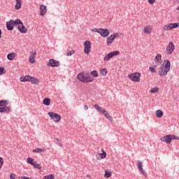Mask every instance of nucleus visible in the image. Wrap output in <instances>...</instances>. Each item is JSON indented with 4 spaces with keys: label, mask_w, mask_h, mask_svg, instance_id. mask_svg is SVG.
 <instances>
[{
    "label": "nucleus",
    "mask_w": 179,
    "mask_h": 179,
    "mask_svg": "<svg viewBox=\"0 0 179 179\" xmlns=\"http://www.w3.org/2000/svg\"><path fill=\"white\" fill-rule=\"evenodd\" d=\"M77 78L80 82L83 83H90L94 80V78L92 76L88 71H83L78 73Z\"/></svg>",
    "instance_id": "nucleus-1"
},
{
    "label": "nucleus",
    "mask_w": 179,
    "mask_h": 179,
    "mask_svg": "<svg viewBox=\"0 0 179 179\" xmlns=\"http://www.w3.org/2000/svg\"><path fill=\"white\" fill-rule=\"evenodd\" d=\"M170 61H166L164 65L160 66L158 72L160 76H166L167 73L170 71Z\"/></svg>",
    "instance_id": "nucleus-2"
},
{
    "label": "nucleus",
    "mask_w": 179,
    "mask_h": 179,
    "mask_svg": "<svg viewBox=\"0 0 179 179\" xmlns=\"http://www.w3.org/2000/svg\"><path fill=\"white\" fill-rule=\"evenodd\" d=\"M17 23H20V20L16 19L15 21L13 20H10V21L6 22V28L8 30H13V27L15 24H17Z\"/></svg>",
    "instance_id": "nucleus-3"
},
{
    "label": "nucleus",
    "mask_w": 179,
    "mask_h": 179,
    "mask_svg": "<svg viewBox=\"0 0 179 179\" xmlns=\"http://www.w3.org/2000/svg\"><path fill=\"white\" fill-rule=\"evenodd\" d=\"M84 47L85 53L89 55L92 52V42H90V41H85L84 42Z\"/></svg>",
    "instance_id": "nucleus-4"
},
{
    "label": "nucleus",
    "mask_w": 179,
    "mask_h": 179,
    "mask_svg": "<svg viewBox=\"0 0 179 179\" xmlns=\"http://www.w3.org/2000/svg\"><path fill=\"white\" fill-rule=\"evenodd\" d=\"M129 79L133 82H141V74L140 73H134L128 76Z\"/></svg>",
    "instance_id": "nucleus-5"
},
{
    "label": "nucleus",
    "mask_w": 179,
    "mask_h": 179,
    "mask_svg": "<svg viewBox=\"0 0 179 179\" xmlns=\"http://www.w3.org/2000/svg\"><path fill=\"white\" fill-rule=\"evenodd\" d=\"M115 55H120V51L116 50V51H113V52L108 53V55H106L104 57L103 61L105 62H108V61H110V59H111V58H113V57H115Z\"/></svg>",
    "instance_id": "nucleus-6"
},
{
    "label": "nucleus",
    "mask_w": 179,
    "mask_h": 179,
    "mask_svg": "<svg viewBox=\"0 0 179 179\" xmlns=\"http://www.w3.org/2000/svg\"><path fill=\"white\" fill-rule=\"evenodd\" d=\"M48 115H49V117H50V118L53 120L55 122H59L61 121V115H59L58 113L49 112Z\"/></svg>",
    "instance_id": "nucleus-7"
},
{
    "label": "nucleus",
    "mask_w": 179,
    "mask_h": 179,
    "mask_svg": "<svg viewBox=\"0 0 179 179\" xmlns=\"http://www.w3.org/2000/svg\"><path fill=\"white\" fill-rule=\"evenodd\" d=\"M178 26V23H169L163 27V30H173V29H177Z\"/></svg>",
    "instance_id": "nucleus-8"
},
{
    "label": "nucleus",
    "mask_w": 179,
    "mask_h": 179,
    "mask_svg": "<svg viewBox=\"0 0 179 179\" xmlns=\"http://www.w3.org/2000/svg\"><path fill=\"white\" fill-rule=\"evenodd\" d=\"M101 152L102 153H97L96 157L97 160H103V159H106L107 157V152L104 151V149H101Z\"/></svg>",
    "instance_id": "nucleus-9"
},
{
    "label": "nucleus",
    "mask_w": 179,
    "mask_h": 179,
    "mask_svg": "<svg viewBox=\"0 0 179 179\" xmlns=\"http://www.w3.org/2000/svg\"><path fill=\"white\" fill-rule=\"evenodd\" d=\"M17 24H18L17 29L20 33H27V28L23 25L22 20H20V23H17Z\"/></svg>",
    "instance_id": "nucleus-10"
},
{
    "label": "nucleus",
    "mask_w": 179,
    "mask_h": 179,
    "mask_svg": "<svg viewBox=\"0 0 179 179\" xmlns=\"http://www.w3.org/2000/svg\"><path fill=\"white\" fill-rule=\"evenodd\" d=\"M59 65H60L59 62L54 59H50L48 63V66H52V68H54V66H59Z\"/></svg>",
    "instance_id": "nucleus-11"
},
{
    "label": "nucleus",
    "mask_w": 179,
    "mask_h": 179,
    "mask_svg": "<svg viewBox=\"0 0 179 179\" xmlns=\"http://www.w3.org/2000/svg\"><path fill=\"white\" fill-rule=\"evenodd\" d=\"M162 142H165L166 143H171L172 137L171 134H169L166 136H164V137L161 138Z\"/></svg>",
    "instance_id": "nucleus-12"
},
{
    "label": "nucleus",
    "mask_w": 179,
    "mask_h": 179,
    "mask_svg": "<svg viewBox=\"0 0 179 179\" xmlns=\"http://www.w3.org/2000/svg\"><path fill=\"white\" fill-rule=\"evenodd\" d=\"M173 51H174V43H173V42H170L166 48V54H173Z\"/></svg>",
    "instance_id": "nucleus-13"
},
{
    "label": "nucleus",
    "mask_w": 179,
    "mask_h": 179,
    "mask_svg": "<svg viewBox=\"0 0 179 179\" xmlns=\"http://www.w3.org/2000/svg\"><path fill=\"white\" fill-rule=\"evenodd\" d=\"M99 33L102 37H108V34H110V31H108V29H99Z\"/></svg>",
    "instance_id": "nucleus-14"
},
{
    "label": "nucleus",
    "mask_w": 179,
    "mask_h": 179,
    "mask_svg": "<svg viewBox=\"0 0 179 179\" xmlns=\"http://www.w3.org/2000/svg\"><path fill=\"white\" fill-rule=\"evenodd\" d=\"M31 55L29 56V61L31 64H34L36 62V55H37V52H30Z\"/></svg>",
    "instance_id": "nucleus-15"
},
{
    "label": "nucleus",
    "mask_w": 179,
    "mask_h": 179,
    "mask_svg": "<svg viewBox=\"0 0 179 179\" xmlns=\"http://www.w3.org/2000/svg\"><path fill=\"white\" fill-rule=\"evenodd\" d=\"M45 13H47V6L42 4L40 6V15L41 16H45Z\"/></svg>",
    "instance_id": "nucleus-16"
},
{
    "label": "nucleus",
    "mask_w": 179,
    "mask_h": 179,
    "mask_svg": "<svg viewBox=\"0 0 179 179\" xmlns=\"http://www.w3.org/2000/svg\"><path fill=\"white\" fill-rule=\"evenodd\" d=\"M155 64L159 66V65L162 64V55L160 54L157 55V56L155 57Z\"/></svg>",
    "instance_id": "nucleus-17"
},
{
    "label": "nucleus",
    "mask_w": 179,
    "mask_h": 179,
    "mask_svg": "<svg viewBox=\"0 0 179 179\" xmlns=\"http://www.w3.org/2000/svg\"><path fill=\"white\" fill-rule=\"evenodd\" d=\"M0 113H10V106L0 107Z\"/></svg>",
    "instance_id": "nucleus-18"
},
{
    "label": "nucleus",
    "mask_w": 179,
    "mask_h": 179,
    "mask_svg": "<svg viewBox=\"0 0 179 179\" xmlns=\"http://www.w3.org/2000/svg\"><path fill=\"white\" fill-rule=\"evenodd\" d=\"M152 30H153V28H152V26L150 25H148L143 29V31L145 34H150V33H152Z\"/></svg>",
    "instance_id": "nucleus-19"
},
{
    "label": "nucleus",
    "mask_w": 179,
    "mask_h": 179,
    "mask_svg": "<svg viewBox=\"0 0 179 179\" xmlns=\"http://www.w3.org/2000/svg\"><path fill=\"white\" fill-rule=\"evenodd\" d=\"M29 82H31V83H34V85H38V83H40V80H38L36 78L31 76Z\"/></svg>",
    "instance_id": "nucleus-20"
},
{
    "label": "nucleus",
    "mask_w": 179,
    "mask_h": 179,
    "mask_svg": "<svg viewBox=\"0 0 179 179\" xmlns=\"http://www.w3.org/2000/svg\"><path fill=\"white\" fill-rule=\"evenodd\" d=\"M103 115H105L106 118H107L109 121H113V117L107 112V110H103V113H102Z\"/></svg>",
    "instance_id": "nucleus-21"
},
{
    "label": "nucleus",
    "mask_w": 179,
    "mask_h": 179,
    "mask_svg": "<svg viewBox=\"0 0 179 179\" xmlns=\"http://www.w3.org/2000/svg\"><path fill=\"white\" fill-rule=\"evenodd\" d=\"M15 8L17 10H19L22 8V0H16Z\"/></svg>",
    "instance_id": "nucleus-22"
},
{
    "label": "nucleus",
    "mask_w": 179,
    "mask_h": 179,
    "mask_svg": "<svg viewBox=\"0 0 179 179\" xmlns=\"http://www.w3.org/2000/svg\"><path fill=\"white\" fill-rule=\"evenodd\" d=\"M15 57H16V53L15 52L10 53L7 55V58L8 59H9V61H13V59H15Z\"/></svg>",
    "instance_id": "nucleus-23"
},
{
    "label": "nucleus",
    "mask_w": 179,
    "mask_h": 179,
    "mask_svg": "<svg viewBox=\"0 0 179 179\" xmlns=\"http://www.w3.org/2000/svg\"><path fill=\"white\" fill-rule=\"evenodd\" d=\"M94 108H96V110H97V111H99V113H102V114L106 110V109H103V108H101L100 106H99L97 104H94Z\"/></svg>",
    "instance_id": "nucleus-24"
},
{
    "label": "nucleus",
    "mask_w": 179,
    "mask_h": 179,
    "mask_svg": "<svg viewBox=\"0 0 179 179\" xmlns=\"http://www.w3.org/2000/svg\"><path fill=\"white\" fill-rule=\"evenodd\" d=\"M114 37H113V35H110L108 38H107V45H110L114 41Z\"/></svg>",
    "instance_id": "nucleus-25"
},
{
    "label": "nucleus",
    "mask_w": 179,
    "mask_h": 179,
    "mask_svg": "<svg viewBox=\"0 0 179 179\" xmlns=\"http://www.w3.org/2000/svg\"><path fill=\"white\" fill-rule=\"evenodd\" d=\"M157 64H154L153 66H150L149 68L150 72H152V73H156V68H157Z\"/></svg>",
    "instance_id": "nucleus-26"
},
{
    "label": "nucleus",
    "mask_w": 179,
    "mask_h": 179,
    "mask_svg": "<svg viewBox=\"0 0 179 179\" xmlns=\"http://www.w3.org/2000/svg\"><path fill=\"white\" fill-rule=\"evenodd\" d=\"M43 104H45V106H50V104H51V99H50V98L44 99Z\"/></svg>",
    "instance_id": "nucleus-27"
},
{
    "label": "nucleus",
    "mask_w": 179,
    "mask_h": 179,
    "mask_svg": "<svg viewBox=\"0 0 179 179\" xmlns=\"http://www.w3.org/2000/svg\"><path fill=\"white\" fill-rule=\"evenodd\" d=\"M6 106H8V101L6 100L0 101V107H6Z\"/></svg>",
    "instance_id": "nucleus-28"
},
{
    "label": "nucleus",
    "mask_w": 179,
    "mask_h": 179,
    "mask_svg": "<svg viewBox=\"0 0 179 179\" xmlns=\"http://www.w3.org/2000/svg\"><path fill=\"white\" fill-rule=\"evenodd\" d=\"M156 116L158 118H162V117H163V111L158 110L156 111Z\"/></svg>",
    "instance_id": "nucleus-29"
},
{
    "label": "nucleus",
    "mask_w": 179,
    "mask_h": 179,
    "mask_svg": "<svg viewBox=\"0 0 179 179\" xmlns=\"http://www.w3.org/2000/svg\"><path fill=\"white\" fill-rule=\"evenodd\" d=\"M111 171H108L107 170H106L104 175L105 178H110V177H111Z\"/></svg>",
    "instance_id": "nucleus-30"
},
{
    "label": "nucleus",
    "mask_w": 179,
    "mask_h": 179,
    "mask_svg": "<svg viewBox=\"0 0 179 179\" xmlns=\"http://www.w3.org/2000/svg\"><path fill=\"white\" fill-rule=\"evenodd\" d=\"M73 54H75V50H67V52H66L67 57H71V55H73Z\"/></svg>",
    "instance_id": "nucleus-31"
},
{
    "label": "nucleus",
    "mask_w": 179,
    "mask_h": 179,
    "mask_svg": "<svg viewBox=\"0 0 179 179\" xmlns=\"http://www.w3.org/2000/svg\"><path fill=\"white\" fill-rule=\"evenodd\" d=\"M27 162L28 164H31V166L34 165V159L33 158H27Z\"/></svg>",
    "instance_id": "nucleus-32"
},
{
    "label": "nucleus",
    "mask_w": 179,
    "mask_h": 179,
    "mask_svg": "<svg viewBox=\"0 0 179 179\" xmlns=\"http://www.w3.org/2000/svg\"><path fill=\"white\" fill-rule=\"evenodd\" d=\"M90 75L93 76L92 78L94 79V78H97V76H99V73H97V71H92Z\"/></svg>",
    "instance_id": "nucleus-33"
},
{
    "label": "nucleus",
    "mask_w": 179,
    "mask_h": 179,
    "mask_svg": "<svg viewBox=\"0 0 179 179\" xmlns=\"http://www.w3.org/2000/svg\"><path fill=\"white\" fill-rule=\"evenodd\" d=\"M137 163H138V170L143 169V165L142 162L141 161H138Z\"/></svg>",
    "instance_id": "nucleus-34"
},
{
    "label": "nucleus",
    "mask_w": 179,
    "mask_h": 179,
    "mask_svg": "<svg viewBox=\"0 0 179 179\" xmlns=\"http://www.w3.org/2000/svg\"><path fill=\"white\" fill-rule=\"evenodd\" d=\"M35 167V169H38V170H41L42 167L38 164H37V162H34V165H32Z\"/></svg>",
    "instance_id": "nucleus-35"
},
{
    "label": "nucleus",
    "mask_w": 179,
    "mask_h": 179,
    "mask_svg": "<svg viewBox=\"0 0 179 179\" xmlns=\"http://www.w3.org/2000/svg\"><path fill=\"white\" fill-rule=\"evenodd\" d=\"M157 92H159V87H153L150 91V93H157Z\"/></svg>",
    "instance_id": "nucleus-36"
},
{
    "label": "nucleus",
    "mask_w": 179,
    "mask_h": 179,
    "mask_svg": "<svg viewBox=\"0 0 179 179\" xmlns=\"http://www.w3.org/2000/svg\"><path fill=\"white\" fill-rule=\"evenodd\" d=\"M43 152V149L41 148H36L35 150H33L34 153H41Z\"/></svg>",
    "instance_id": "nucleus-37"
},
{
    "label": "nucleus",
    "mask_w": 179,
    "mask_h": 179,
    "mask_svg": "<svg viewBox=\"0 0 179 179\" xmlns=\"http://www.w3.org/2000/svg\"><path fill=\"white\" fill-rule=\"evenodd\" d=\"M25 82H30V79H31V76H25L24 77Z\"/></svg>",
    "instance_id": "nucleus-38"
},
{
    "label": "nucleus",
    "mask_w": 179,
    "mask_h": 179,
    "mask_svg": "<svg viewBox=\"0 0 179 179\" xmlns=\"http://www.w3.org/2000/svg\"><path fill=\"white\" fill-rule=\"evenodd\" d=\"M43 179H55L53 175H48L43 177Z\"/></svg>",
    "instance_id": "nucleus-39"
},
{
    "label": "nucleus",
    "mask_w": 179,
    "mask_h": 179,
    "mask_svg": "<svg viewBox=\"0 0 179 179\" xmlns=\"http://www.w3.org/2000/svg\"><path fill=\"white\" fill-rule=\"evenodd\" d=\"M101 73H102V75H103V76H106V75H107V69H103L101 71Z\"/></svg>",
    "instance_id": "nucleus-40"
},
{
    "label": "nucleus",
    "mask_w": 179,
    "mask_h": 179,
    "mask_svg": "<svg viewBox=\"0 0 179 179\" xmlns=\"http://www.w3.org/2000/svg\"><path fill=\"white\" fill-rule=\"evenodd\" d=\"M3 164V159L0 157V170L2 169V165Z\"/></svg>",
    "instance_id": "nucleus-41"
},
{
    "label": "nucleus",
    "mask_w": 179,
    "mask_h": 179,
    "mask_svg": "<svg viewBox=\"0 0 179 179\" xmlns=\"http://www.w3.org/2000/svg\"><path fill=\"white\" fill-rule=\"evenodd\" d=\"M5 73V69L2 67H0V75H3Z\"/></svg>",
    "instance_id": "nucleus-42"
},
{
    "label": "nucleus",
    "mask_w": 179,
    "mask_h": 179,
    "mask_svg": "<svg viewBox=\"0 0 179 179\" xmlns=\"http://www.w3.org/2000/svg\"><path fill=\"white\" fill-rule=\"evenodd\" d=\"M10 179H17L16 175L15 173H11L10 176Z\"/></svg>",
    "instance_id": "nucleus-43"
},
{
    "label": "nucleus",
    "mask_w": 179,
    "mask_h": 179,
    "mask_svg": "<svg viewBox=\"0 0 179 179\" xmlns=\"http://www.w3.org/2000/svg\"><path fill=\"white\" fill-rule=\"evenodd\" d=\"M172 141L173 139H176V141H179V137L175 135H171Z\"/></svg>",
    "instance_id": "nucleus-44"
},
{
    "label": "nucleus",
    "mask_w": 179,
    "mask_h": 179,
    "mask_svg": "<svg viewBox=\"0 0 179 179\" xmlns=\"http://www.w3.org/2000/svg\"><path fill=\"white\" fill-rule=\"evenodd\" d=\"M140 171H141L142 174L145 176V177H148V174H146V172L145 171V170L142 169V170H139Z\"/></svg>",
    "instance_id": "nucleus-45"
},
{
    "label": "nucleus",
    "mask_w": 179,
    "mask_h": 179,
    "mask_svg": "<svg viewBox=\"0 0 179 179\" xmlns=\"http://www.w3.org/2000/svg\"><path fill=\"white\" fill-rule=\"evenodd\" d=\"M156 2V0H148V3H150V5H153Z\"/></svg>",
    "instance_id": "nucleus-46"
},
{
    "label": "nucleus",
    "mask_w": 179,
    "mask_h": 179,
    "mask_svg": "<svg viewBox=\"0 0 179 179\" xmlns=\"http://www.w3.org/2000/svg\"><path fill=\"white\" fill-rule=\"evenodd\" d=\"M113 37H114V39L115 40V38L118 37V33L113 34Z\"/></svg>",
    "instance_id": "nucleus-47"
},
{
    "label": "nucleus",
    "mask_w": 179,
    "mask_h": 179,
    "mask_svg": "<svg viewBox=\"0 0 179 179\" xmlns=\"http://www.w3.org/2000/svg\"><path fill=\"white\" fill-rule=\"evenodd\" d=\"M99 30L100 29L94 28V29H92V31H96V33H99Z\"/></svg>",
    "instance_id": "nucleus-48"
},
{
    "label": "nucleus",
    "mask_w": 179,
    "mask_h": 179,
    "mask_svg": "<svg viewBox=\"0 0 179 179\" xmlns=\"http://www.w3.org/2000/svg\"><path fill=\"white\" fill-rule=\"evenodd\" d=\"M20 80L21 82H26V81H25V79H24V77H21V78H20Z\"/></svg>",
    "instance_id": "nucleus-49"
},
{
    "label": "nucleus",
    "mask_w": 179,
    "mask_h": 179,
    "mask_svg": "<svg viewBox=\"0 0 179 179\" xmlns=\"http://www.w3.org/2000/svg\"><path fill=\"white\" fill-rule=\"evenodd\" d=\"M21 179H31V178H29V177H27V176H23V177H21Z\"/></svg>",
    "instance_id": "nucleus-50"
},
{
    "label": "nucleus",
    "mask_w": 179,
    "mask_h": 179,
    "mask_svg": "<svg viewBox=\"0 0 179 179\" xmlns=\"http://www.w3.org/2000/svg\"><path fill=\"white\" fill-rule=\"evenodd\" d=\"M84 108H85V110H89V107L87 105H85L84 106Z\"/></svg>",
    "instance_id": "nucleus-51"
},
{
    "label": "nucleus",
    "mask_w": 179,
    "mask_h": 179,
    "mask_svg": "<svg viewBox=\"0 0 179 179\" xmlns=\"http://www.w3.org/2000/svg\"><path fill=\"white\" fill-rule=\"evenodd\" d=\"M2 37V30L0 29V38Z\"/></svg>",
    "instance_id": "nucleus-52"
},
{
    "label": "nucleus",
    "mask_w": 179,
    "mask_h": 179,
    "mask_svg": "<svg viewBox=\"0 0 179 179\" xmlns=\"http://www.w3.org/2000/svg\"><path fill=\"white\" fill-rule=\"evenodd\" d=\"M58 145H59V146H62V143H58Z\"/></svg>",
    "instance_id": "nucleus-53"
},
{
    "label": "nucleus",
    "mask_w": 179,
    "mask_h": 179,
    "mask_svg": "<svg viewBox=\"0 0 179 179\" xmlns=\"http://www.w3.org/2000/svg\"><path fill=\"white\" fill-rule=\"evenodd\" d=\"M176 10H179V6L176 8Z\"/></svg>",
    "instance_id": "nucleus-54"
},
{
    "label": "nucleus",
    "mask_w": 179,
    "mask_h": 179,
    "mask_svg": "<svg viewBox=\"0 0 179 179\" xmlns=\"http://www.w3.org/2000/svg\"><path fill=\"white\" fill-rule=\"evenodd\" d=\"M56 141H57V142H59V139L56 138Z\"/></svg>",
    "instance_id": "nucleus-55"
}]
</instances>
